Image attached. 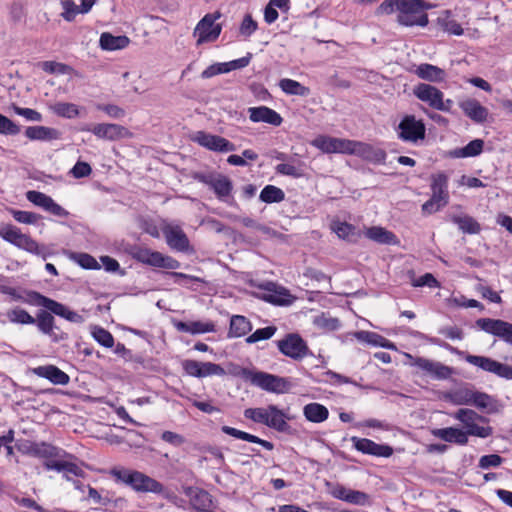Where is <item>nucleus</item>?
Listing matches in <instances>:
<instances>
[{"label":"nucleus","instance_id":"c9c22d12","mask_svg":"<svg viewBox=\"0 0 512 512\" xmlns=\"http://www.w3.org/2000/svg\"><path fill=\"white\" fill-rule=\"evenodd\" d=\"M253 326L251 321L243 315H233L230 319L228 338H240L247 335Z\"/></svg>","mask_w":512,"mask_h":512},{"label":"nucleus","instance_id":"603ef678","mask_svg":"<svg viewBox=\"0 0 512 512\" xmlns=\"http://www.w3.org/2000/svg\"><path fill=\"white\" fill-rule=\"evenodd\" d=\"M473 390L461 388L446 395V399L454 405H471Z\"/></svg>","mask_w":512,"mask_h":512},{"label":"nucleus","instance_id":"69168bd1","mask_svg":"<svg viewBox=\"0 0 512 512\" xmlns=\"http://www.w3.org/2000/svg\"><path fill=\"white\" fill-rule=\"evenodd\" d=\"M61 5L63 8V12L61 16L64 20L68 22H72L76 15L80 13L79 7L75 4L73 0H62Z\"/></svg>","mask_w":512,"mask_h":512},{"label":"nucleus","instance_id":"e2e57ef3","mask_svg":"<svg viewBox=\"0 0 512 512\" xmlns=\"http://www.w3.org/2000/svg\"><path fill=\"white\" fill-rule=\"evenodd\" d=\"M258 29V23L252 18L251 14H246L240 24L239 33L245 38H249Z\"/></svg>","mask_w":512,"mask_h":512},{"label":"nucleus","instance_id":"dca6fc26","mask_svg":"<svg viewBox=\"0 0 512 512\" xmlns=\"http://www.w3.org/2000/svg\"><path fill=\"white\" fill-rule=\"evenodd\" d=\"M191 140L199 146L213 152L227 153L236 150L235 144L228 139L202 130L195 132L191 136Z\"/></svg>","mask_w":512,"mask_h":512},{"label":"nucleus","instance_id":"6e6d98bb","mask_svg":"<svg viewBox=\"0 0 512 512\" xmlns=\"http://www.w3.org/2000/svg\"><path fill=\"white\" fill-rule=\"evenodd\" d=\"M53 112L63 118L72 119L79 115L78 106L73 103L57 102L52 107Z\"/></svg>","mask_w":512,"mask_h":512},{"label":"nucleus","instance_id":"5701e85b","mask_svg":"<svg viewBox=\"0 0 512 512\" xmlns=\"http://www.w3.org/2000/svg\"><path fill=\"white\" fill-rule=\"evenodd\" d=\"M351 441L353 447L363 454L384 458H388L393 454V448L387 444H378L373 440L357 436H352Z\"/></svg>","mask_w":512,"mask_h":512},{"label":"nucleus","instance_id":"7c9ffc66","mask_svg":"<svg viewBox=\"0 0 512 512\" xmlns=\"http://www.w3.org/2000/svg\"><path fill=\"white\" fill-rule=\"evenodd\" d=\"M415 75L425 81L440 83L446 78V72L435 65L429 63H422L414 70Z\"/></svg>","mask_w":512,"mask_h":512},{"label":"nucleus","instance_id":"39448f33","mask_svg":"<svg viewBox=\"0 0 512 512\" xmlns=\"http://www.w3.org/2000/svg\"><path fill=\"white\" fill-rule=\"evenodd\" d=\"M452 417L463 425V431L468 437L488 438L493 434V428L488 425L489 418L472 409L461 408L453 413Z\"/></svg>","mask_w":512,"mask_h":512},{"label":"nucleus","instance_id":"f3484780","mask_svg":"<svg viewBox=\"0 0 512 512\" xmlns=\"http://www.w3.org/2000/svg\"><path fill=\"white\" fill-rule=\"evenodd\" d=\"M220 16L219 12L208 13L198 22L194 29V35L198 36L197 44L212 42L219 37L222 27L215 22Z\"/></svg>","mask_w":512,"mask_h":512},{"label":"nucleus","instance_id":"1a4fd4ad","mask_svg":"<svg viewBox=\"0 0 512 512\" xmlns=\"http://www.w3.org/2000/svg\"><path fill=\"white\" fill-rule=\"evenodd\" d=\"M399 140L405 143L418 144L426 137V127L421 119L414 115H405L396 127Z\"/></svg>","mask_w":512,"mask_h":512},{"label":"nucleus","instance_id":"c03bdc74","mask_svg":"<svg viewBox=\"0 0 512 512\" xmlns=\"http://www.w3.org/2000/svg\"><path fill=\"white\" fill-rule=\"evenodd\" d=\"M278 85L280 89L287 95L306 97L310 94L309 87H306L300 82L290 78L281 79Z\"/></svg>","mask_w":512,"mask_h":512},{"label":"nucleus","instance_id":"338daca9","mask_svg":"<svg viewBox=\"0 0 512 512\" xmlns=\"http://www.w3.org/2000/svg\"><path fill=\"white\" fill-rule=\"evenodd\" d=\"M11 108L16 115L22 116L28 121L40 122L42 120L41 113L34 109L23 108L15 104H13Z\"/></svg>","mask_w":512,"mask_h":512},{"label":"nucleus","instance_id":"b1692460","mask_svg":"<svg viewBox=\"0 0 512 512\" xmlns=\"http://www.w3.org/2000/svg\"><path fill=\"white\" fill-rule=\"evenodd\" d=\"M459 108L466 117L477 124L485 123L489 116L488 109L475 98H468L459 102Z\"/></svg>","mask_w":512,"mask_h":512},{"label":"nucleus","instance_id":"6ab92c4d","mask_svg":"<svg viewBox=\"0 0 512 512\" xmlns=\"http://www.w3.org/2000/svg\"><path fill=\"white\" fill-rule=\"evenodd\" d=\"M184 372L195 378H205L209 376H224L225 369L216 363L200 362L196 360L186 359L182 362Z\"/></svg>","mask_w":512,"mask_h":512},{"label":"nucleus","instance_id":"680f3d73","mask_svg":"<svg viewBox=\"0 0 512 512\" xmlns=\"http://www.w3.org/2000/svg\"><path fill=\"white\" fill-rule=\"evenodd\" d=\"M20 131L21 127L18 124L0 113V134L14 136Z\"/></svg>","mask_w":512,"mask_h":512},{"label":"nucleus","instance_id":"58836bf2","mask_svg":"<svg viewBox=\"0 0 512 512\" xmlns=\"http://www.w3.org/2000/svg\"><path fill=\"white\" fill-rule=\"evenodd\" d=\"M484 141L482 139H474L461 148L450 151L453 158H468L479 156L483 152Z\"/></svg>","mask_w":512,"mask_h":512},{"label":"nucleus","instance_id":"4468645a","mask_svg":"<svg viewBox=\"0 0 512 512\" xmlns=\"http://www.w3.org/2000/svg\"><path fill=\"white\" fill-rule=\"evenodd\" d=\"M252 385L269 393L284 394L287 393L292 383L289 378L270 374L263 371H256L252 380Z\"/></svg>","mask_w":512,"mask_h":512},{"label":"nucleus","instance_id":"473e14b6","mask_svg":"<svg viewBox=\"0 0 512 512\" xmlns=\"http://www.w3.org/2000/svg\"><path fill=\"white\" fill-rule=\"evenodd\" d=\"M365 236L378 243V244H385V245H397L399 244V239L397 236L380 226H372L365 230Z\"/></svg>","mask_w":512,"mask_h":512},{"label":"nucleus","instance_id":"de8ad7c7","mask_svg":"<svg viewBox=\"0 0 512 512\" xmlns=\"http://www.w3.org/2000/svg\"><path fill=\"white\" fill-rule=\"evenodd\" d=\"M68 258L87 270H98L101 268L97 260L90 254L84 252H69Z\"/></svg>","mask_w":512,"mask_h":512},{"label":"nucleus","instance_id":"412c9836","mask_svg":"<svg viewBox=\"0 0 512 512\" xmlns=\"http://www.w3.org/2000/svg\"><path fill=\"white\" fill-rule=\"evenodd\" d=\"M352 140L319 135L311 141V145L323 153L349 154Z\"/></svg>","mask_w":512,"mask_h":512},{"label":"nucleus","instance_id":"20e7f679","mask_svg":"<svg viewBox=\"0 0 512 512\" xmlns=\"http://www.w3.org/2000/svg\"><path fill=\"white\" fill-rule=\"evenodd\" d=\"M110 475L117 483L124 484L138 493L162 494L164 492L162 483L138 470L118 466L110 470Z\"/></svg>","mask_w":512,"mask_h":512},{"label":"nucleus","instance_id":"4d7b16f0","mask_svg":"<svg viewBox=\"0 0 512 512\" xmlns=\"http://www.w3.org/2000/svg\"><path fill=\"white\" fill-rule=\"evenodd\" d=\"M406 1L407 0H384L377 8V14L389 15L394 11L400 13L402 9L407 8L405 4ZM403 12H406V10H403Z\"/></svg>","mask_w":512,"mask_h":512},{"label":"nucleus","instance_id":"bf43d9fd","mask_svg":"<svg viewBox=\"0 0 512 512\" xmlns=\"http://www.w3.org/2000/svg\"><path fill=\"white\" fill-rule=\"evenodd\" d=\"M314 324L325 331H336L340 328L341 322L338 318L328 317L326 315H321L316 317L314 320Z\"/></svg>","mask_w":512,"mask_h":512},{"label":"nucleus","instance_id":"72a5a7b5","mask_svg":"<svg viewBox=\"0 0 512 512\" xmlns=\"http://www.w3.org/2000/svg\"><path fill=\"white\" fill-rule=\"evenodd\" d=\"M221 431L223 433L229 435V436H232V437L236 438V439H241V440H244V441H247V442H251V443H255V444L261 445L266 450L271 451V450L274 449V444L272 442L264 440V439H261L260 437H258L256 435H253V434H250L248 432L236 429L234 427L222 426L221 427Z\"/></svg>","mask_w":512,"mask_h":512},{"label":"nucleus","instance_id":"37998d69","mask_svg":"<svg viewBox=\"0 0 512 512\" xmlns=\"http://www.w3.org/2000/svg\"><path fill=\"white\" fill-rule=\"evenodd\" d=\"M451 221L456 224L465 234H478L481 231V226L476 219L469 215H453Z\"/></svg>","mask_w":512,"mask_h":512},{"label":"nucleus","instance_id":"5fc2aeb1","mask_svg":"<svg viewBox=\"0 0 512 512\" xmlns=\"http://www.w3.org/2000/svg\"><path fill=\"white\" fill-rule=\"evenodd\" d=\"M91 335L99 345L105 348L114 347V337L108 330L100 326H93L91 330Z\"/></svg>","mask_w":512,"mask_h":512},{"label":"nucleus","instance_id":"4c0bfd02","mask_svg":"<svg viewBox=\"0 0 512 512\" xmlns=\"http://www.w3.org/2000/svg\"><path fill=\"white\" fill-rule=\"evenodd\" d=\"M304 417L312 423H322L329 417L328 409L317 402L308 403L303 407Z\"/></svg>","mask_w":512,"mask_h":512},{"label":"nucleus","instance_id":"0eeeda50","mask_svg":"<svg viewBox=\"0 0 512 512\" xmlns=\"http://www.w3.org/2000/svg\"><path fill=\"white\" fill-rule=\"evenodd\" d=\"M406 12L403 9L397 14V22L404 27H426L429 24L428 15L425 12L432 5L424 0H407Z\"/></svg>","mask_w":512,"mask_h":512},{"label":"nucleus","instance_id":"4be33fe9","mask_svg":"<svg viewBox=\"0 0 512 512\" xmlns=\"http://www.w3.org/2000/svg\"><path fill=\"white\" fill-rule=\"evenodd\" d=\"M349 155H357L373 164H384L387 154L385 150L370 144L352 140Z\"/></svg>","mask_w":512,"mask_h":512},{"label":"nucleus","instance_id":"9b49d317","mask_svg":"<svg viewBox=\"0 0 512 512\" xmlns=\"http://www.w3.org/2000/svg\"><path fill=\"white\" fill-rule=\"evenodd\" d=\"M413 94L418 100L439 111L448 112L452 105V100L444 101V93L440 89L427 83L417 84L413 89Z\"/></svg>","mask_w":512,"mask_h":512},{"label":"nucleus","instance_id":"774afa93","mask_svg":"<svg viewBox=\"0 0 512 512\" xmlns=\"http://www.w3.org/2000/svg\"><path fill=\"white\" fill-rule=\"evenodd\" d=\"M26 197L31 203L43 208L44 210L47 208L50 200L52 199L50 196L34 190L28 191Z\"/></svg>","mask_w":512,"mask_h":512},{"label":"nucleus","instance_id":"6e6552de","mask_svg":"<svg viewBox=\"0 0 512 512\" xmlns=\"http://www.w3.org/2000/svg\"><path fill=\"white\" fill-rule=\"evenodd\" d=\"M28 301L35 304L37 307L46 308L51 313L71 323L82 324L85 322V317L83 315L71 310L69 307L56 300L42 295L41 293H32Z\"/></svg>","mask_w":512,"mask_h":512},{"label":"nucleus","instance_id":"a18cd8bd","mask_svg":"<svg viewBox=\"0 0 512 512\" xmlns=\"http://www.w3.org/2000/svg\"><path fill=\"white\" fill-rule=\"evenodd\" d=\"M275 172L279 175L301 178L304 176V164L301 161L280 163L275 166Z\"/></svg>","mask_w":512,"mask_h":512},{"label":"nucleus","instance_id":"e433bc0d","mask_svg":"<svg viewBox=\"0 0 512 512\" xmlns=\"http://www.w3.org/2000/svg\"><path fill=\"white\" fill-rule=\"evenodd\" d=\"M130 39L125 35L114 36L111 33L104 32L99 39V46L102 50L115 51L126 48Z\"/></svg>","mask_w":512,"mask_h":512},{"label":"nucleus","instance_id":"13d9d810","mask_svg":"<svg viewBox=\"0 0 512 512\" xmlns=\"http://www.w3.org/2000/svg\"><path fill=\"white\" fill-rule=\"evenodd\" d=\"M276 331L277 327L274 325L259 328L246 338V343L253 344L258 341L268 340L274 336Z\"/></svg>","mask_w":512,"mask_h":512},{"label":"nucleus","instance_id":"c85d7f7f","mask_svg":"<svg viewBox=\"0 0 512 512\" xmlns=\"http://www.w3.org/2000/svg\"><path fill=\"white\" fill-rule=\"evenodd\" d=\"M432 434L445 442L455 443L461 446L467 445L468 443L467 434L460 428L446 427L435 429L432 431Z\"/></svg>","mask_w":512,"mask_h":512},{"label":"nucleus","instance_id":"0e129e2a","mask_svg":"<svg viewBox=\"0 0 512 512\" xmlns=\"http://www.w3.org/2000/svg\"><path fill=\"white\" fill-rule=\"evenodd\" d=\"M413 287H424L427 286L429 288H439L440 282L434 277L431 273H425L424 275L413 278L411 281Z\"/></svg>","mask_w":512,"mask_h":512},{"label":"nucleus","instance_id":"ea45409f","mask_svg":"<svg viewBox=\"0 0 512 512\" xmlns=\"http://www.w3.org/2000/svg\"><path fill=\"white\" fill-rule=\"evenodd\" d=\"M148 266L156 267V268H165L170 270H176L180 268L181 263L168 255H164L158 251H152L150 258H148L147 264Z\"/></svg>","mask_w":512,"mask_h":512},{"label":"nucleus","instance_id":"7ed1b4c3","mask_svg":"<svg viewBox=\"0 0 512 512\" xmlns=\"http://www.w3.org/2000/svg\"><path fill=\"white\" fill-rule=\"evenodd\" d=\"M431 344L438 345L450 353L463 358L467 363L476 366L483 371L493 373L500 378L512 380V366L500 363L490 357L471 355L465 351H461L456 347L451 346L449 343L441 341L439 338L431 337L428 339Z\"/></svg>","mask_w":512,"mask_h":512},{"label":"nucleus","instance_id":"ddd939ff","mask_svg":"<svg viewBox=\"0 0 512 512\" xmlns=\"http://www.w3.org/2000/svg\"><path fill=\"white\" fill-rule=\"evenodd\" d=\"M0 237L6 242L30 253L36 255H40L42 253V248L35 240L30 236L23 234L18 227L11 224L0 228Z\"/></svg>","mask_w":512,"mask_h":512},{"label":"nucleus","instance_id":"a211bd4d","mask_svg":"<svg viewBox=\"0 0 512 512\" xmlns=\"http://www.w3.org/2000/svg\"><path fill=\"white\" fill-rule=\"evenodd\" d=\"M476 326L487 334L498 337L509 345H512V323L493 318H479Z\"/></svg>","mask_w":512,"mask_h":512},{"label":"nucleus","instance_id":"bb28decb","mask_svg":"<svg viewBox=\"0 0 512 512\" xmlns=\"http://www.w3.org/2000/svg\"><path fill=\"white\" fill-rule=\"evenodd\" d=\"M32 373L47 379L54 385H67L70 381V377L66 372L51 364L35 367L32 369Z\"/></svg>","mask_w":512,"mask_h":512},{"label":"nucleus","instance_id":"8fccbe9b","mask_svg":"<svg viewBox=\"0 0 512 512\" xmlns=\"http://www.w3.org/2000/svg\"><path fill=\"white\" fill-rule=\"evenodd\" d=\"M259 199L267 204L279 203L285 199V193L279 187L266 185L260 192Z\"/></svg>","mask_w":512,"mask_h":512},{"label":"nucleus","instance_id":"864d4df0","mask_svg":"<svg viewBox=\"0 0 512 512\" xmlns=\"http://www.w3.org/2000/svg\"><path fill=\"white\" fill-rule=\"evenodd\" d=\"M7 318L11 323L30 325L35 324V318L31 316L25 309L15 307L7 312Z\"/></svg>","mask_w":512,"mask_h":512},{"label":"nucleus","instance_id":"393cba45","mask_svg":"<svg viewBox=\"0 0 512 512\" xmlns=\"http://www.w3.org/2000/svg\"><path fill=\"white\" fill-rule=\"evenodd\" d=\"M249 119L254 123H267L272 126H280L283 122L281 115L267 106H257L248 108Z\"/></svg>","mask_w":512,"mask_h":512},{"label":"nucleus","instance_id":"09e8293b","mask_svg":"<svg viewBox=\"0 0 512 512\" xmlns=\"http://www.w3.org/2000/svg\"><path fill=\"white\" fill-rule=\"evenodd\" d=\"M165 274L167 276L173 278L175 284H177L181 287L187 288V289H191V290H197V288L194 287V284L205 283V281L200 277L185 274L182 272L172 271V272H166Z\"/></svg>","mask_w":512,"mask_h":512},{"label":"nucleus","instance_id":"f8f14e48","mask_svg":"<svg viewBox=\"0 0 512 512\" xmlns=\"http://www.w3.org/2000/svg\"><path fill=\"white\" fill-rule=\"evenodd\" d=\"M278 350L294 361H301L311 354L306 341L298 333H288L276 341Z\"/></svg>","mask_w":512,"mask_h":512},{"label":"nucleus","instance_id":"3c124183","mask_svg":"<svg viewBox=\"0 0 512 512\" xmlns=\"http://www.w3.org/2000/svg\"><path fill=\"white\" fill-rule=\"evenodd\" d=\"M52 314L53 313L51 312L41 310L37 313V316L35 318V324L37 325L39 331L49 336L53 335L54 330L55 320Z\"/></svg>","mask_w":512,"mask_h":512},{"label":"nucleus","instance_id":"cd10ccee","mask_svg":"<svg viewBox=\"0 0 512 512\" xmlns=\"http://www.w3.org/2000/svg\"><path fill=\"white\" fill-rule=\"evenodd\" d=\"M173 326L179 332H185L192 335L204 334L215 332V324L211 321L202 322V321H192V322H184L180 320H174Z\"/></svg>","mask_w":512,"mask_h":512},{"label":"nucleus","instance_id":"2eb2a0df","mask_svg":"<svg viewBox=\"0 0 512 512\" xmlns=\"http://www.w3.org/2000/svg\"><path fill=\"white\" fill-rule=\"evenodd\" d=\"M405 355L409 359V364L411 366L418 368L425 375H428L433 379L445 380L450 378L453 374V369L441 362L433 361L424 357H414L408 353Z\"/></svg>","mask_w":512,"mask_h":512},{"label":"nucleus","instance_id":"f257e3e1","mask_svg":"<svg viewBox=\"0 0 512 512\" xmlns=\"http://www.w3.org/2000/svg\"><path fill=\"white\" fill-rule=\"evenodd\" d=\"M28 453L36 458L43 459V467L47 471L63 473V477L70 480V475L83 477L84 471L76 463L69 461L74 456L64 449L47 442H34L28 448Z\"/></svg>","mask_w":512,"mask_h":512},{"label":"nucleus","instance_id":"49530a36","mask_svg":"<svg viewBox=\"0 0 512 512\" xmlns=\"http://www.w3.org/2000/svg\"><path fill=\"white\" fill-rule=\"evenodd\" d=\"M0 293L10 296L14 301H21L23 303L35 306V304L29 302L28 299H30L32 293L38 292L34 290H21L4 283H0Z\"/></svg>","mask_w":512,"mask_h":512},{"label":"nucleus","instance_id":"aec40b11","mask_svg":"<svg viewBox=\"0 0 512 512\" xmlns=\"http://www.w3.org/2000/svg\"><path fill=\"white\" fill-rule=\"evenodd\" d=\"M80 130L91 132L97 138L108 141H116L131 136V133L126 127L114 123H100L93 127L85 125Z\"/></svg>","mask_w":512,"mask_h":512},{"label":"nucleus","instance_id":"9d476101","mask_svg":"<svg viewBox=\"0 0 512 512\" xmlns=\"http://www.w3.org/2000/svg\"><path fill=\"white\" fill-rule=\"evenodd\" d=\"M194 179L209 186L220 201L228 205L234 203V197L232 196L233 184L227 176L197 173Z\"/></svg>","mask_w":512,"mask_h":512},{"label":"nucleus","instance_id":"2f4dec72","mask_svg":"<svg viewBox=\"0 0 512 512\" xmlns=\"http://www.w3.org/2000/svg\"><path fill=\"white\" fill-rule=\"evenodd\" d=\"M471 405L489 414L497 413L501 409V405L497 399L487 393L479 391H473Z\"/></svg>","mask_w":512,"mask_h":512},{"label":"nucleus","instance_id":"c756f323","mask_svg":"<svg viewBox=\"0 0 512 512\" xmlns=\"http://www.w3.org/2000/svg\"><path fill=\"white\" fill-rule=\"evenodd\" d=\"M25 136L31 141H52L60 138L61 133L52 127L28 126L25 129Z\"/></svg>","mask_w":512,"mask_h":512},{"label":"nucleus","instance_id":"f704fd0d","mask_svg":"<svg viewBox=\"0 0 512 512\" xmlns=\"http://www.w3.org/2000/svg\"><path fill=\"white\" fill-rule=\"evenodd\" d=\"M187 495L190 497L191 505L198 512H208L210 510L212 497L206 490L190 488Z\"/></svg>","mask_w":512,"mask_h":512},{"label":"nucleus","instance_id":"a19ab883","mask_svg":"<svg viewBox=\"0 0 512 512\" xmlns=\"http://www.w3.org/2000/svg\"><path fill=\"white\" fill-rule=\"evenodd\" d=\"M437 24L443 29V31L455 35L461 36L464 33L461 25L452 18L451 11L445 10L438 18Z\"/></svg>","mask_w":512,"mask_h":512},{"label":"nucleus","instance_id":"79ce46f5","mask_svg":"<svg viewBox=\"0 0 512 512\" xmlns=\"http://www.w3.org/2000/svg\"><path fill=\"white\" fill-rule=\"evenodd\" d=\"M330 229L340 239L345 241H353L354 238L358 235L356 227L345 221L333 220L330 224Z\"/></svg>","mask_w":512,"mask_h":512},{"label":"nucleus","instance_id":"f03ea898","mask_svg":"<svg viewBox=\"0 0 512 512\" xmlns=\"http://www.w3.org/2000/svg\"><path fill=\"white\" fill-rule=\"evenodd\" d=\"M244 417L279 433H290L291 426L288 422L294 418L274 404L265 407L247 408L244 410Z\"/></svg>","mask_w":512,"mask_h":512},{"label":"nucleus","instance_id":"052dcab7","mask_svg":"<svg viewBox=\"0 0 512 512\" xmlns=\"http://www.w3.org/2000/svg\"><path fill=\"white\" fill-rule=\"evenodd\" d=\"M251 60V54L248 53L246 56L229 61L220 63L223 73H228L233 70L242 69L249 65Z\"/></svg>","mask_w":512,"mask_h":512},{"label":"nucleus","instance_id":"a878e982","mask_svg":"<svg viewBox=\"0 0 512 512\" xmlns=\"http://www.w3.org/2000/svg\"><path fill=\"white\" fill-rule=\"evenodd\" d=\"M167 245L175 251L187 252L189 239L179 226H169L163 230Z\"/></svg>","mask_w":512,"mask_h":512},{"label":"nucleus","instance_id":"423d86ee","mask_svg":"<svg viewBox=\"0 0 512 512\" xmlns=\"http://www.w3.org/2000/svg\"><path fill=\"white\" fill-rule=\"evenodd\" d=\"M430 189L432 195L429 200L423 203L421 210L423 214H433L441 210L449 203L448 181L449 178L444 172H438L430 176Z\"/></svg>","mask_w":512,"mask_h":512}]
</instances>
